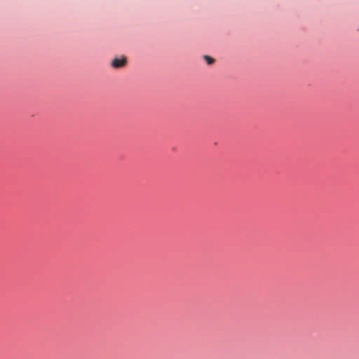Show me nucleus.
<instances>
[{"label": "nucleus", "instance_id": "1", "mask_svg": "<svg viewBox=\"0 0 359 359\" xmlns=\"http://www.w3.org/2000/svg\"><path fill=\"white\" fill-rule=\"evenodd\" d=\"M126 62H127L126 57L123 56L121 58H114L111 61V66L114 68L118 69V68L124 67L126 65Z\"/></svg>", "mask_w": 359, "mask_h": 359}, {"label": "nucleus", "instance_id": "2", "mask_svg": "<svg viewBox=\"0 0 359 359\" xmlns=\"http://www.w3.org/2000/svg\"><path fill=\"white\" fill-rule=\"evenodd\" d=\"M203 57L208 65H212L215 62V60L208 55H204Z\"/></svg>", "mask_w": 359, "mask_h": 359}]
</instances>
